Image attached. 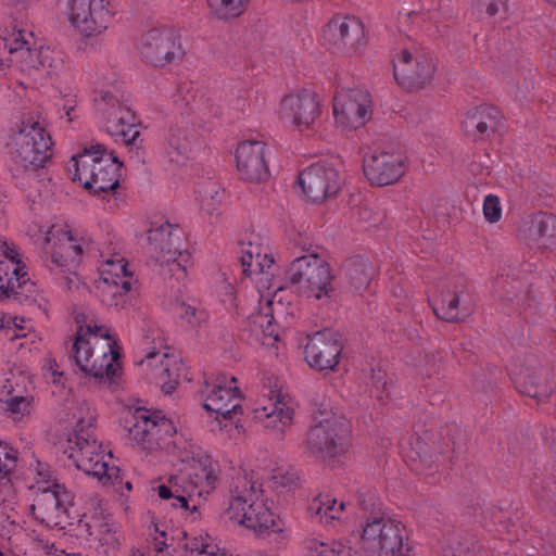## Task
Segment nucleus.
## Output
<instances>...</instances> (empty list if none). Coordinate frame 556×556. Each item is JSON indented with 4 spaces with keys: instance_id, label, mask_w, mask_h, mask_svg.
I'll list each match as a JSON object with an SVG mask.
<instances>
[{
    "instance_id": "obj_45",
    "label": "nucleus",
    "mask_w": 556,
    "mask_h": 556,
    "mask_svg": "<svg viewBox=\"0 0 556 556\" xmlns=\"http://www.w3.org/2000/svg\"><path fill=\"white\" fill-rule=\"evenodd\" d=\"M0 328L4 338L10 341L27 338L28 336L36 337L33 333L31 320L20 316H3Z\"/></svg>"
},
{
    "instance_id": "obj_63",
    "label": "nucleus",
    "mask_w": 556,
    "mask_h": 556,
    "mask_svg": "<svg viewBox=\"0 0 556 556\" xmlns=\"http://www.w3.org/2000/svg\"><path fill=\"white\" fill-rule=\"evenodd\" d=\"M122 483H123V480L121 479V481L116 485H114L117 489V491H121V488H118V485Z\"/></svg>"
},
{
    "instance_id": "obj_7",
    "label": "nucleus",
    "mask_w": 556,
    "mask_h": 556,
    "mask_svg": "<svg viewBox=\"0 0 556 556\" xmlns=\"http://www.w3.org/2000/svg\"><path fill=\"white\" fill-rule=\"evenodd\" d=\"M61 13L79 36L80 49L94 52L98 39L113 26L118 15L116 0H58Z\"/></svg>"
},
{
    "instance_id": "obj_13",
    "label": "nucleus",
    "mask_w": 556,
    "mask_h": 556,
    "mask_svg": "<svg viewBox=\"0 0 556 556\" xmlns=\"http://www.w3.org/2000/svg\"><path fill=\"white\" fill-rule=\"evenodd\" d=\"M319 41L332 54L353 58L365 52L368 36L359 17L338 13L321 27Z\"/></svg>"
},
{
    "instance_id": "obj_53",
    "label": "nucleus",
    "mask_w": 556,
    "mask_h": 556,
    "mask_svg": "<svg viewBox=\"0 0 556 556\" xmlns=\"http://www.w3.org/2000/svg\"><path fill=\"white\" fill-rule=\"evenodd\" d=\"M149 534L151 536H153L154 548L157 552H163L164 548L167 546V543H166L167 535H166L165 530L160 529V526L157 523L153 522L149 527Z\"/></svg>"
},
{
    "instance_id": "obj_62",
    "label": "nucleus",
    "mask_w": 556,
    "mask_h": 556,
    "mask_svg": "<svg viewBox=\"0 0 556 556\" xmlns=\"http://www.w3.org/2000/svg\"><path fill=\"white\" fill-rule=\"evenodd\" d=\"M218 556H231L227 552L223 551Z\"/></svg>"
},
{
    "instance_id": "obj_26",
    "label": "nucleus",
    "mask_w": 556,
    "mask_h": 556,
    "mask_svg": "<svg viewBox=\"0 0 556 556\" xmlns=\"http://www.w3.org/2000/svg\"><path fill=\"white\" fill-rule=\"evenodd\" d=\"M305 197L315 203L336 195L341 188L339 170L328 162H317L304 168L298 178Z\"/></svg>"
},
{
    "instance_id": "obj_22",
    "label": "nucleus",
    "mask_w": 556,
    "mask_h": 556,
    "mask_svg": "<svg viewBox=\"0 0 556 556\" xmlns=\"http://www.w3.org/2000/svg\"><path fill=\"white\" fill-rule=\"evenodd\" d=\"M334 126L342 131L356 130L371 117V98L361 89H341L332 100Z\"/></svg>"
},
{
    "instance_id": "obj_61",
    "label": "nucleus",
    "mask_w": 556,
    "mask_h": 556,
    "mask_svg": "<svg viewBox=\"0 0 556 556\" xmlns=\"http://www.w3.org/2000/svg\"><path fill=\"white\" fill-rule=\"evenodd\" d=\"M546 3H548L552 7L556 8V0H544Z\"/></svg>"
},
{
    "instance_id": "obj_42",
    "label": "nucleus",
    "mask_w": 556,
    "mask_h": 556,
    "mask_svg": "<svg viewBox=\"0 0 556 556\" xmlns=\"http://www.w3.org/2000/svg\"><path fill=\"white\" fill-rule=\"evenodd\" d=\"M306 556H356V551L340 540L320 541L309 539L305 542Z\"/></svg>"
},
{
    "instance_id": "obj_28",
    "label": "nucleus",
    "mask_w": 556,
    "mask_h": 556,
    "mask_svg": "<svg viewBox=\"0 0 556 556\" xmlns=\"http://www.w3.org/2000/svg\"><path fill=\"white\" fill-rule=\"evenodd\" d=\"M363 172L372 186H390L405 175L406 162L399 152L375 150L364 156Z\"/></svg>"
},
{
    "instance_id": "obj_23",
    "label": "nucleus",
    "mask_w": 556,
    "mask_h": 556,
    "mask_svg": "<svg viewBox=\"0 0 556 556\" xmlns=\"http://www.w3.org/2000/svg\"><path fill=\"white\" fill-rule=\"evenodd\" d=\"M128 432L135 444L152 450L159 446L161 441L173 437L176 427L161 410L138 407L132 413Z\"/></svg>"
},
{
    "instance_id": "obj_35",
    "label": "nucleus",
    "mask_w": 556,
    "mask_h": 556,
    "mask_svg": "<svg viewBox=\"0 0 556 556\" xmlns=\"http://www.w3.org/2000/svg\"><path fill=\"white\" fill-rule=\"evenodd\" d=\"M12 377L15 382L8 378L3 387L10 395L4 401V409L12 420L21 421L28 417L34 408V396L27 393V384L33 382L22 371L17 376L12 375Z\"/></svg>"
},
{
    "instance_id": "obj_54",
    "label": "nucleus",
    "mask_w": 556,
    "mask_h": 556,
    "mask_svg": "<svg viewBox=\"0 0 556 556\" xmlns=\"http://www.w3.org/2000/svg\"><path fill=\"white\" fill-rule=\"evenodd\" d=\"M257 339L262 340V343L265 345L274 344L279 338V330L277 324H273L262 332H260V337Z\"/></svg>"
},
{
    "instance_id": "obj_34",
    "label": "nucleus",
    "mask_w": 556,
    "mask_h": 556,
    "mask_svg": "<svg viewBox=\"0 0 556 556\" xmlns=\"http://www.w3.org/2000/svg\"><path fill=\"white\" fill-rule=\"evenodd\" d=\"M0 39L11 56V62L21 71L22 61L27 59L36 47L37 39L34 33L7 16L0 18Z\"/></svg>"
},
{
    "instance_id": "obj_39",
    "label": "nucleus",
    "mask_w": 556,
    "mask_h": 556,
    "mask_svg": "<svg viewBox=\"0 0 556 556\" xmlns=\"http://www.w3.org/2000/svg\"><path fill=\"white\" fill-rule=\"evenodd\" d=\"M64 67V55L61 51L36 43L35 49L27 59L22 61L21 72L31 74L43 71L48 75L59 74Z\"/></svg>"
},
{
    "instance_id": "obj_11",
    "label": "nucleus",
    "mask_w": 556,
    "mask_h": 556,
    "mask_svg": "<svg viewBox=\"0 0 556 556\" xmlns=\"http://www.w3.org/2000/svg\"><path fill=\"white\" fill-rule=\"evenodd\" d=\"M287 278L308 300L329 301L334 293L330 265L315 253L294 258L287 269Z\"/></svg>"
},
{
    "instance_id": "obj_10",
    "label": "nucleus",
    "mask_w": 556,
    "mask_h": 556,
    "mask_svg": "<svg viewBox=\"0 0 556 556\" xmlns=\"http://www.w3.org/2000/svg\"><path fill=\"white\" fill-rule=\"evenodd\" d=\"M359 546L367 556H409L412 551L404 523L383 516L365 521Z\"/></svg>"
},
{
    "instance_id": "obj_40",
    "label": "nucleus",
    "mask_w": 556,
    "mask_h": 556,
    "mask_svg": "<svg viewBox=\"0 0 556 556\" xmlns=\"http://www.w3.org/2000/svg\"><path fill=\"white\" fill-rule=\"evenodd\" d=\"M346 504L331 494H319L308 505V514L324 526H332L342 520Z\"/></svg>"
},
{
    "instance_id": "obj_25",
    "label": "nucleus",
    "mask_w": 556,
    "mask_h": 556,
    "mask_svg": "<svg viewBox=\"0 0 556 556\" xmlns=\"http://www.w3.org/2000/svg\"><path fill=\"white\" fill-rule=\"evenodd\" d=\"M468 289L463 279H445L437 285L431 300L434 314L448 323L464 320L471 313Z\"/></svg>"
},
{
    "instance_id": "obj_1",
    "label": "nucleus",
    "mask_w": 556,
    "mask_h": 556,
    "mask_svg": "<svg viewBox=\"0 0 556 556\" xmlns=\"http://www.w3.org/2000/svg\"><path fill=\"white\" fill-rule=\"evenodd\" d=\"M225 517L257 535H276L280 540L289 536L285 521L270 509L261 483L247 472H238L231 479Z\"/></svg>"
},
{
    "instance_id": "obj_48",
    "label": "nucleus",
    "mask_w": 556,
    "mask_h": 556,
    "mask_svg": "<svg viewBox=\"0 0 556 556\" xmlns=\"http://www.w3.org/2000/svg\"><path fill=\"white\" fill-rule=\"evenodd\" d=\"M18 452L9 442L0 440V479L7 478L16 468Z\"/></svg>"
},
{
    "instance_id": "obj_2",
    "label": "nucleus",
    "mask_w": 556,
    "mask_h": 556,
    "mask_svg": "<svg viewBox=\"0 0 556 556\" xmlns=\"http://www.w3.org/2000/svg\"><path fill=\"white\" fill-rule=\"evenodd\" d=\"M53 141L43 121L37 115L24 116L10 130L7 149L10 172L24 189L52 156Z\"/></svg>"
},
{
    "instance_id": "obj_47",
    "label": "nucleus",
    "mask_w": 556,
    "mask_h": 556,
    "mask_svg": "<svg viewBox=\"0 0 556 556\" xmlns=\"http://www.w3.org/2000/svg\"><path fill=\"white\" fill-rule=\"evenodd\" d=\"M273 302L266 299V304L258 312L253 313L249 316L250 330L260 337V332L269 327L274 323V315L271 309Z\"/></svg>"
},
{
    "instance_id": "obj_19",
    "label": "nucleus",
    "mask_w": 556,
    "mask_h": 556,
    "mask_svg": "<svg viewBox=\"0 0 556 556\" xmlns=\"http://www.w3.org/2000/svg\"><path fill=\"white\" fill-rule=\"evenodd\" d=\"M31 505L34 517L49 528L65 529L78 517L73 515L74 494L64 484L47 481Z\"/></svg>"
},
{
    "instance_id": "obj_5",
    "label": "nucleus",
    "mask_w": 556,
    "mask_h": 556,
    "mask_svg": "<svg viewBox=\"0 0 556 556\" xmlns=\"http://www.w3.org/2000/svg\"><path fill=\"white\" fill-rule=\"evenodd\" d=\"M181 467L168 478L166 484L156 488L162 500L173 498L175 507L188 508V498L203 496L215 490L217 476L214 463L203 450L192 442L179 447Z\"/></svg>"
},
{
    "instance_id": "obj_9",
    "label": "nucleus",
    "mask_w": 556,
    "mask_h": 556,
    "mask_svg": "<svg viewBox=\"0 0 556 556\" xmlns=\"http://www.w3.org/2000/svg\"><path fill=\"white\" fill-rule=\"evenodd\" d=\"M312 416L314 425L306 440L309 455L327 460L344 453L349 432L345 418L327 402L317 404Z\"/></svg>"
},
{
    "instance_id": "obj_51",
    "label": "nucleus",
    "mask_w": 556,
    "mask_h": 556,
    "mask_svg": "<svg viewBox=\"0 0 556 556\" xmlns=\"http://www.w3.org/2000/svg\"><path fill=\"white\" fill-rule=\"evenodd\" d=\"M189 544L191 552L199 556H218L224 551L207 534L193 538Z\"/></svg>"
},
{
    "instance_id": "obj_46",
    "label": "nucleus",
    "mask_w": 556,
    "mask_h": 556,
    "mask_svg": "<svg viewBox=\"0 0 556 556\" xmlns=\"http://www.w3.org/2000/svg\"><path fill=\"white\" fill-rule=\"evenodd\" d=\"M399 26L402 31L417 35L419 33L429 31L432 27V24L429 20L428 13L408 12L400 15Z\"/></svg>"
},
{
    "instance_id": "obj_38",
    "label": "nucleus",
    "mask_w": 556,
    "mask_h": 556,
    "mask_svg": "<svg viewBox=\"0 0 556 556\" xmlns=\"http://www.w3.org/2000/svg\"><path fill=\"white\" fill-rule=\"evenodd\" d=\"M401 453L405 463L418 475L427 473L435 463L428 443L418 434H410L401 444Z\"/></svg>"
},
{
    "instance_id": "obj_60",
    "label": "nucleus",
    "mask_w": 556,
    "mask_h": 556,
    "mask_svg": "<svg viewBox=\"0 0 556 556\" xmlns=\"http://www.w3.org/2000/svg\"><path fill=\"white\" fill-rule=\"evenodd\" d=\"M124 486H125V489H126L127 491H131V489H132V484H131V482H129V481H126V482L124 483Z\"/></svg>"
},
{
    "instance_id": "obj_57",
    "label": "nucleus",
    "mask_w": 556,
    "mask_h": 556,
    "mask_svg": "<svg viewBox=\"0 0 556 556\" xmlns=\"http://www.w3.org/2000/svg\"><path fill=\"white\" fill-rule=\"evenodd\" d=\"M224 290H225V293L226 295L229 296V301H232V295H233V287L230 285V283H225L224 285Z\"/></svg>"
},
{
    "instance_id": "obj_14",
    "label": "nucleus",
    "mask_w": 556,
    "mask_h": 556,
    "mask_svg": "<svg viewBox=\"0 0 556 556\" xmlns=\"http://www.w3.org/2000/svg\"><path fill=\"white\" fill-rule=\"evenodd\" d=\"M205 410L214 414L220 429L229 426L238 428L243 414L241 393L237 387V379L226 374H217L205 380L204 389Z\"/></svg>"
},
{
    "instance_id": "obj_3",
    "label": "nucleus",
    "mask_w": 556,
    "mask_h": 556,
    "mask_svg": "<svg viewBox=\"0 0 556 556\" xmlns=\"http://www.w3.org/2000/svg\"><path fill=\"white\" fill-rule=\"evenodd\" d=\"M94 424L93 410L88 406L79 407L75 427L66 437L63 452L77 469L97 478L103 485H116L121 481V470L113 464L112 452L96 438Z\"/></svg>"
},
{
    "instance_id": "obj_64",
    "label": "nucleus",
    "mask_w": 556,
    "mask_h": 556,
    "mask_svg": "<svg viewBox=\"0 0 556 556\" xmlns=\"http://www.w3.org/2000/svg\"><path fill=\"white\" fill-rule=\"evenodd\" d=\"M0 556H8L7 554H4L1 549H0Z\"/></svg>"
},
{
    "instance_id": "obj_8",
    "label": "nucleus",
    "mask_w": 556,
    "mask_h": 556,
    "mask_svg": "<svg viewBox=\"0 0 556 556\" xmlns=\"http://www.w3.org/2000/svg\"><path fill=\"white\" fill-rule=\"evenodd\" d=\"M121 166L117 157L103 144L96 143L72 156L68 173L73 180L94 192L115 190L119 184Z\"/></svg>"
},
{
    "instance_id": "obj_55",
    "label": "nucleus",
    "mask_w": 556,
    "mask_h": 556,
    "mask_svg": "<svg viewBox=\"0 0 556 556\" xmlns=\"http://www.w3.org/2000/svg\"><path fill=\"white\" fill-rule=\"evenodd\" d=\"M549 60L547 63L548 71L552 75L556 76V48H552L549 51Z\"/></svg>"
},
{
    "instance_id": "obj_6",
    "label": "nucleus",
    "mask_w": 556,
    "mask_h": 556,
    "mask_svg": "<svg viewBox=\"0 0 556 556\" xmlns=\"http://www.w3.org/2000/svg\"><path fill=\"white\" fill-rule=\"evenodd\" d=\"M28 235L40 247L50 270L63 275L71 289L77 280L72 269L80 262L88 240L78 236L64 220L34 224L29 226Z\"/></svg>"
},
{
    "instance_id": "obj_56",
    "label": "nucleus",
    "mask_w": 556,
    "mask_h": 556,
    "mask_svg": "<svg viewBox=\"0 0 556 556\" xmlns=\"http://www.w3.org/2000/svg\"><path fill=\"white\" fill-rule=\"evenodd\" d=\"M50 363H52V362L50 361ZM61 377H62V372L58 371L55 368H53V365L50 364L49 378H51L52 382L59 383Z\"/></svg>"
},
{
    "instance_id": "obj_32",
    "label": "nucleus",
    "mask_w": 556,
    "mask_h": 556,
    "mask_svg": "<svg viewBox=\"0 0 556 556\" xmlns=\"http://www.w3.org/2000/svg\"><path fill=\"white\" fill-rule=\"evenodd\" d=\"M343 346L337 336L323 330L316 332L305 346V359L309 367L319 371H333L339 365Z\"/></svg>"
},
{
    "instance_id": "obj_4",
    "label": "nucleus",
    "mask_w": 556,
    "mask_h": 556,
    "mask_svg": "<svg viewBox=\"0 0 556 556\" xmlns=\"http://www.w3.org/2000/svg\"><path fill=\"white\" fill-rule=\"evenodd\" d=\"M114 344L106 327L90 321L78 326L72 346L76 366L108 389L114 388L122 370Z\"/></svg>"
},
{
    "instance_id": "obj_33",
    "label": "nucleus",
    "mask_w": 556,
    "mask_h": 556,
    "mask_svg": "<svg viewBox=\"0 0 556 556\" xmlns=\"http://www.w3.org/2000/svg\"><path fill=\"white\" fill-rule=\"evenodd\" d=\"M103 101L110 104L104 113V127L109 135L116 140H122L126 146H136L140 137V130L136 123L135 113L122 104L113 96L105 94Z\"/></svg>"
},
{
    "instance_id": "obj_17",
    "label": "nucleus",
    "mask_w": 556,
    "mask_h": 556,
    "mask_svg": "<svg viewBox=\"0 0 556 556\" xmlns=\"http://www.w3.org/2000/svg\"><path fill=\"white\" fill-rule=\"evenodd\" d=\"M181 230L177 225L167 220L155 223L148 231L149 243L156 253V261L162 267H168V273L175 275L180 271L186 276L188 267L192 265L193 252L191 248L182 249Z\"/></svg>"
},
{
    "instance_id": "obj_24",
    "label": "nucleus",
    "mask_w": 556,
    "mask_h": 556,
    "mask_svg": "<svg viewBox=\"0 0 556 556\" xmlns=\"http://www.w3.org/2000/svg\"><path fill=\"white\" fill-rule=\"evenodd\" d=\"M240 262L243 273L251 279L260 293L279 290L275 279V260L268 248L258 241H250L242 247Z\"/></svg>"
},
{
    "instance_id": "obj_16",
    "label": "nucleus",
    "mask_w": 556,
    "mask_h": 556,
    "mask_svg": "<svg viewBox=\"0 0 556 556\" xmlns=\"http://www.w3.org/2000/svg\"><path fill=\"white\" fill-rule=\"evenodd\" d=\"M96 281L97 295L101 302L111 307L124 308L128 305L129 293L136 282L128 262L119 254L104 260L98 268Z\"/></svg>"
},
{
    "instance_id": "obj_49",
    "label": "nucleus",
    "mask_w": 556,
    "mask_h": 556,
    "mask_svg": "<svg viewBox=\"0 0 556 556\" xmlns=\"http://www.w3.org/2000/svg\"><path fill=\"white\" fill-rule=\"evenodd\" d=\"M223 197V189L215 185L210 186L205 191L204 195L200 200L201 210L208 215L218 214Z\"/></svg>"
},
{
    "instance_id": "obj_44",
    "label": "nucleus",
    "mask_w": 556,
    "mask_h": 556,
    "mask_svg": "<svg viewBox=\"0 0 556 556\" xmlns=\"http://www.w3.org/2000/svg\"><path fill=\"white\" fill-rule=\"evenodd\" d=\"M343 270L345 276L350 279V282L356 289L367 286L372 277L370 263L361 256L349 258L343 265Z\"/></svg>"
},
{
    "instance_id": "obj_21",
    "label": "nucleus",
    "mask_w": 556,
    "mask_h": 556,
    "mask_svg": "<svg viewBox=\"0 0 556 556\" xmlns=\"http://www.w3.org/2000/svg\"><path fill=\"white\" fill-rule=\"evenodd\" d=\"M143 344L147 346L142 348V356L137 357L135 363L151 374L165 394L173 393L179 382L181 362L163 348L160 339L156 342L154 336H146Z\"/></svg>"
},
{
    "instance_id": "obj_29",
    "label": "nucleus",
    "mask_w": 556,
    "mask_h": 556,
    "mask_svg": "<svg viewBox=\"0 0 556 556\" xmlns=\"http://www.w3.org/2000/svg\"><path fill=\"white\" fill-rule=\"evenodd\" d=\"M504 116L492 104L481 103L469 108L462 117L460 130L475 143L490 140L503 127Z\"/></svg>"
},
{
    "instance_id": "obj_36",
    "label": "nucleus",
    "mask_w": 556,
    "mask_h": 556,
    "mask_svg": "<svg viewBox=\"0 0 556 556\" xmlns=\"http://www.w3.org/2000/svg\"><path fill=\"white\" fill-rule=\"evenodd\" d=\"M197 138L193 131L185 125H174L168 129L163 146L164 156L175 164L185 163L191 155Z\"/></svg>"
},
{
    "instance_id": "obj_59",
    "label": "nucleus",
    "mask_w": 556,
    "mask_h": 556,
    "mask_svg": "<svg viewBox=\"0 0 556 556\" xmlns=\"http://www.w3.org/2000/svg\"><path fill=\"white\" fill-rule=\"evenodd\" d=\"M8 66L7 63L0 58V75L4 72L5 67Z\"/></svg>"
},
{
    "instance_id": "obj_12",
    "label": "nucleus",
    "mask_w": 556,
    "mask_h": 556,
    "mask_svg": "<svg viewBox=\"0 0 556 556\" xmlns=\"http://www.w3.org/2000/svg\"><path fill=\"white\" fill-rule=\"evenodd\" d=\"M321 115V98L315 89L309 87L289 90L278 103V119L285 126L301 134L315 131Z\"/></svg>"
},
{
    "instance_id": "obj_58",
    "label": "nucleus",
    "mask_w": 556,
    "mask_h": 556,
    "mask_svg": "<svg viewBox=\"0 0 556 556\" xmlns=\"http://www.w3.org/2000/svg\"><path fill=\"white\" fill-rule=\"evenodd\" d=\"M127 556H146V554L139 548H132Z\"/></svg>"
},
{
    "instance_id": "obj_20",
    "label": "nucleus",
    "mask_w": 556,
    "mask_h": 556,
    "mask_svg": "<svg viewBox=\"0 0 556 556\" xmlns=\"http://www.w3.org/2000/svg\"><path fill=\"white\" fill-rule=\"evenodd\" d=\"M253 419L270 435L282 439L292 425L294 409L278 388L264 386L257 395L252 410Z\"/></svg>"
},
{
    "instance_id": "obj_15",
    "label": "nucleus",
    "mask_w": 556,
    "mask_h": 556,
    "mask_svg": "<svg viewBox=\"0 0 556 556\" xmlns=\"http://www.w3.org/2000/svg\"><path fill=\"white\" fill-rule=\"evenodd\" d=\"M391 62L396 84L406 91L426 88L437 70L431 53L415 43L399 48L393 53Z\"/></svg>"
},
{
    "instance_id": "obj_18",
    "label": "nucleus",
    "mask_w": 556,
    "mask_h": 556,
    "mask_svg": "<svg viewBox=\"0 0 556 556\" xmlns=\"http://www.w3.org/2000/svg\"><path fill=\"white\" fill-rule=\"evenodd\" d=\"M137 51L141 61L160 68L185 55L179 29L168 25L152 27L142 33L137 42Z\"/></svg>"
},
{
    "instance_id": "obj_41",
    "label": "nucleus",
    "mask_w": 556,
    "mask_h": 556,
    "mask_svg": "<svg viewBox=\"0 0 556 556\" xmlns=\"http://www.w3.org/2000/svg\"><path fill=\"white\" fill-rule=\"evenodd\" d=\"M170 312L177 325L189 331L199 330L208 317L206 311L184 301L174 302Z\"/></svg>"
},
{
    "instance_id": "obj_27",
    "label": "nucleus",
    "mask_w": 556,
    "mask_h": 556,
    "mask_svg": "<svg viewBox=\"0 0 556 556\" xmlns=\"http://www.w3.org/2000/svg\"><path fill=\"white\" fill-rule=\"evenodd\" d=\"M508 372L520 393L539 402L547 400L556 389L553 381L541 380V368L533 356L514 359L508 367Z\"/></svg>"
},
{
    "instance_id": "obj_50",
    "label": "nucleus",
    "mask_w": 556,
    "mask_h": 556,
    "mask_svg": "<svg viewBox=\"0 0 556 556\" xmlns=\"http://www.w3.org/2000/svg\"><path fill=\"white\" fill-rule=\"evenodd\" d=\"M508 0H471V7L478 15L493 17L506 12Z\"/></svg>"
},
{
    "instance_id": "obj_43",
    "label": "nucleus",
    "mask_w": 556,
    "mask_h": 556,
    "mask_svg": "<svg viewBox=\"0 0 556 556\" xmlns=\"http://www.w3.org/2000/svg\"><path fill=\"white\" fill-rule=\"evenodd\" d=\"M251 0H206L210 13L222 22H231L242 16Z\"/></svg>"
},
{
    "instance_id": "obj_52",
    "label": "nucleus",
    "mask_w": 556,
    "mask_h": 556,
    "mask_svg": "<svg viewBox=\"0 0 556 556\" xmlns=\"http://www.w3.org/2000/svg\"><path fill=\"white\" fill-rule=\"evenodd\" d=\"M483 216L490 224H495L502 218V205L497 195L488 194L483 201Z\"/></svg>"
},
{
    "instance_id": "obj_31",
    "label": "nucleus",
    "mask_w": 556,
    "mask_h": 556,
    "mask_svg": "<svg viewBox=\"0 0 556 556\" xmlns=\"http://www.w3.org/2000/svg\"><path fill=\"white\" fill-rule=\"evenodd\" d=\"M29 280L20 249L0 239V298L16 293Z\"/></svg>"
},
{
    "instance_id": "obj_37",
    "label": "nucleus",
    "mask_w": 556,
    "mask_h": 556,
    "mask_svg": "<svg viewBox=\"0 0 556 556\" xmlns=\"http://www.w3.org/2000/svg\"><path fill=\"white\" fill-rule=\"evenodd\" d=\"M520 239L534 241L540 248L556 251V216L538 213L530 218L526 230H520Z\"/></svg>"
},
{
    "instance_id": "obj_30",
    "label": "nucleus",
    "mask_w": 556,
    "mask_h": 556,
    "mask_svg": "<svg viewBox=\"0 0 556 556\" xmlns=\"http://www.w3.org/2000/svg\"><path fill=\"white\" fill-rule=\"evenodd\" d=\"M266 144L260 140L240 141L233 149V161L239 178L249 184H261L269 176L265 159Z\"/></svg>"
}]
</instances>
